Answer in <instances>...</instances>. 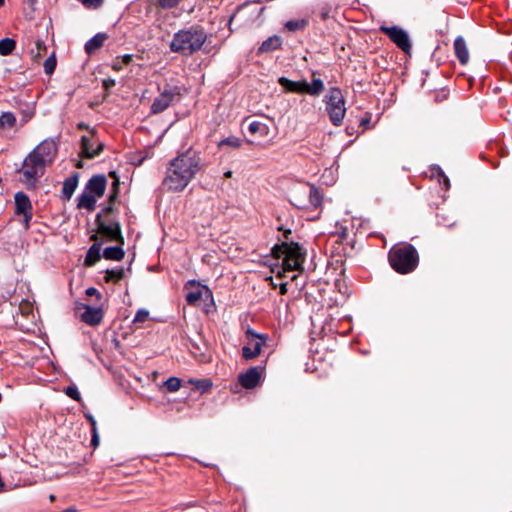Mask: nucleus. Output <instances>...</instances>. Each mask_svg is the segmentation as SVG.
Masks as SVG:
<instances>
[{"mask_svg": "<svg viewBox=\"0 0 512 512\" xmlns=\"http://www.w3.org/2000/svg\"><path fill=\"white\" fill-rule=\"evenodd\" d=\"M281 46V38L278 36H272L266 39L260 46V52L276 50Z\"/></svg>", "mask_w": 512, "mask_h": 512, "instance_id": "obj_29", "label": "nucleus"}, {"mask_svg": "<svg viewBox=\"0 0 512 512\" xmlns=\"http://www.w3.org/2000/svg\"><path fill=\"white\" fill-rule=\"evenodd\" d=\"M14 203V214L23 217L22 225L25 230H28L33 217V206L29 196L23 191H18L14 195Z\"/></svg>", "mask_w": 512, "mask_h": 512, "instance_id": "obj_9", "label": "nucleus"}, {"mask_svg": "<svg viewBox=\"0 0 512 512\" xmlns=\"http://www.w3.org/2000/svg\"><path fill=\"white\" fill-rule=\"evenodd\" d=\"M324 89V82L320 78H313L311 84L307 82L306 93L311 96H319Z\"/></svg>", "mask_w": 512, "mask_h": 512, "instance_id": "obj_27", "label": "nucleus"}, {"mask_svg": "<svg viewBox=\"0 0 512 512\" xmlns=\"http://www.w3.org/2000/svg\"><path fill=\"white\" fill-rule=\"evenodd\" d=\"M47 166L45 160L40 159V157L30 152L25 157L22 167L19 170L23 176L21 182L25 184L28 189L35 188L39 179L45 174Z\"/></svg>", "mask_w": 512, "mask_h": 512, "instance_id": "obj_5", "label": "nucleus"}, {"mask_svg": "<svg viewBox=\"0 0 512 512\" xmlns=\"http://www.w3.org/2000/svg\"><path fill=\"white\" fill-rule=\"evenodd\" d=\"M47 53V47L45 42L41 39L36 40L35 49L31 50L32 58L34 61H38Z\"/></svg>", "mask_w": 512, "mask_h": 512, "instance_id": "obj_31", "label": "nucleus"}, {"mask_svg": "<svg viewBox=\"0 0 512 512\" xmlns=\"http://www.w3.org/2000/svg\"><path fill=\"white\" fill-rule=\"evenodd\" d=\"M5 3V0H0V7H2Z\"/></svg>", "mask_w": 512, "mask_h": 512, "instance_id": "obj_58", "label": "nucleus"}, {"mask_svg": "<svg viewBox=\"0 0 512 512\" xmlns=\"http://www.w3.org/2000/svg\"><path fill=\"white\" fill-rule=\"evenodd\" d=\"M307 82L306 81H295V93H306Z\"/></svg>", "mask_w": 512, "mask_h": 512, "instance_id": "obj_44", "label": "nucleus"}, {"mask_svg": "<svg viewBox=\"0 0 512 512\" xmlns=\"http://www.w3.org/2000/svg\"><path fill=\"white\" fill-rule=\"evenodd\" d=\"M369 121H370L369 119H364V120L361 121V124L362 125H366V124L369 123Z\"/></svg>", "mask_w": 512, "mask_h": 512, "instance_id": "obj_55", "label": "nucleus"}, {"mask_svg": "<svg viewBox=\"0 0 512 512\" xmlns=\"http://www.w3.org/2000/svg\"><path fill=\"white\" fill-rule=\"evenodd\" d=\"M306 25L307 21L300 19L288 21L285 26L289 31H298L304 29Z\"/></svg>", "mask_w": 512, "mask_h": 512, "instance_id": "obj_39", "label": "nucleus"}, {"mask_svg": "<svg viewBox=\"0 0 512 512\" xmlns=\"http://www.w3.org/2000/svg\"><path fill=\"white\" fill-rule=\"evenodd\" d=\"M200 167L199 154L188 150L171 161L163 185L171 191H182L195 177Z\"/></svg>", "mask_w": 512, "mask_h": 512, "instance_id": "obj_1", "label": "nucleus"}, {"mask_svg": "<svg viewBox=\"0 0 512 512\" xmlns=\"http://www.w3.org/2000/svg\"><path fill=\"white\" fill-rule=\"evenodd\" d=\"M96 232L90 236L91 241H109L124 244L121 233V225L114 219H103L102 213H98L95 219Z\"/></svg>", "mask_w": 512, "mask_h": 512, "instance_id": "obj_4", "label": "nucleus"}, {"mask_svg": "<svg viewBox=\"0 0 512 512\" xmlns=\"http://www.w3.org/2000/svg\"><path fill=\"white\" fill-rule=\"evenodd\" d=\"M206 39L207 35L202 29L190 27L174 34L170 49L173 52L189 56L200 50Z\"/></svg>", "mask_w": 512, "mask_h": 512, "instance_id": "obj_2", "label": "nucleus"}, {"mask_svg": "<svg viewBox=\"0 0 512 512\" xmlns=\"http://www.w3.org/2000/svg\"><path fill=\"white\" fill-rule=\"evenodd\" d=\"M85 311L81 315V320L88 325L96 326L101 323L103 313L100 308H94L89 305H84Z\"/></svg>", "mask_w": 512, "mask_h": 512, "instance_id": "obj_17", "label": "nucleus"}, {"mask_svg": "<svg viewBox=\"0 0 512 512\" xmlns=\"http://www.w3.org/2000/svg\"><path fill=\"white\" fill-rule=\"evenodd\" d=\"M125 256V251L122 248V245L107 247L103 251V257L107 260H115L119 261L123 259Z\"/></svg>", "mask_w": 512, "mask_h": 512, "instance_id": "obj_24", "label": "nucleus"}, {"mask_svg": "<svg viewBox=\"0 0 512 512\" xmlns=\"http://www.w3.org/2000/svg\"><path fill=\"white\" fill-rule=\"evenodd\" d=\"M149 320V311L142 308V309H139L135 316H134V319L132 321V324L136 327V328H140L143 326L144 323H146L147 321Z\"/></svg>", "mask_w": 512, "mask_h": 512, "instance_id": "obj_33", "label": "nucleus"}, {"mask_svg": "<svg viewBox=\"0 0 512 512\" xmlns=\"http://www.w3.org/2000/svg\"><path fill=\"white\" fill-rule=\"evenodd\" d=\"M110 176L114 178L112 183L111 191L108 197L109 205L106 206L100 213L103 215V219H112L110 214L113 212L112 203H114L119 194V180L115 172H110Z\"/></svg>", "mask_w": 512, "mask_h": 512, "instance_id": "obj_16", "label": "nucleus"}, {"mask_svg": "<svg viewBox=\"0 0 512 512\" xmlns=\"http://www.w3.org/2000/svg\"><path fill=\"white\" fill-rule=\"evenodd\" d=\"M50 501H54L55 500V496L54 495H50Z\"/></svg>", "mask_w": 512, "mask_h": 512, "instance_id": "obj_57", "label": "nucleus"}, {"mask_svg": "<svg viewBox=\"0 0 512 512\" xmlns=\"http://www.w3.org/2000/svg\"><path fill=\"white\" fill-rule=\"evenodd\" d=\"M84 259V266L92 267L101 259L102 241H93Z\"/></svg>", "mask_w": 512, "mask_h": 512, "instance_id": "obj_18", "label": "nucleus"}, {"mask_svg": "<svg viewBox=\"0 0 512 512\" xmlns=\"http://www.w3.org/2000/svg\"><path fill=\"white\" fill-rule=\"evenodd\" d=\"M77 127H78V129H80V130L88 129V125H87V124H85V123H83V122L79 123Z\"/></svg>", "mask_w": 512, "mask_h": 512, "instance_id": "obj_52", "label": "nucleus"}, {"mask_svg": "<svg viewBox=\"0 0 512 512\" xmlns=\"http://www.w3.org/2000/svg\"><path fill=\"white\" fill-rule=\"evenodd\" d=\"M106 39L107 35L105 33H97L95 36H93L90 40L86 42L84 47L85 52L89 55L93 54L103 46Z\"/></svg>", "mask_w": 512, "mask_h": 512, "instance_id": "obj_21", "label": "nucleus"}, {"mask_svg": "<svg viewBox=\"0 0 512 512\" xmlns=\"http://www.w3.org/2000/svg\"><path fill=\"white\" fill-rule=\"evenodd\" d=\"M225 177H231L232 176V171H227L225 172Z\"/></svg>", "mask_w": 512, "mask_h": 512, "instance_id": "obj_56", "label": "nucleus"}, {"mask_svg": "<svg viewBox=\"0 0 512 512\" xmlns=\"http://www.w3.org/2000/svg\"><path fill=\"white\" fill-rule=\"evenodd\" d=\"M279 84L289 92H293L295 88V81H292L286 77L279 78Z\"/></svg>", "mask_w": 512, "mask_h": 512, "instance_id": "obj_41", "label": "nucleus"}, {"mask_svg": "<svg viewBox=\"0 0 512 512\" xmlns=\"http://www.w3.org/2000/svg\"><path fill=\"white\" fill-rule=\"evenodd\" d=\"M325 103L330 121L333 125L340 126L346 113L345 100L340 89L331 88L325 96Z\"/></svg>", "mask_w": 512, "mask_h": 512, "instance_id": "obj_7", "label": "nucleus"}, {"mask_svg": "<svg viewBox=\"0 0 512 512\" xmlns=\"http://www.w3.org/2000/svg\"><path fill=\"white\" fill-rule=\"evenodd\" d=\"M303 196L309 197V203L313 207H318L321 205L322 202V195L320 194L319 190L315 188L314 186H309L306 188H303Z\"/></svg>", "mask_w": 512, "mask_h": 512, "instance_id": "obj_23", "label": "nucleus"}, {"mask_svg": "<svg viewBox=\"0 0 512 512\" xmlns=\"http://www.w3.org/2000/svg\"><path fill=\"white\" fill-rule=\"evenodd\" d=\"M64 392L71 399H73L77 402H82V397L80 395V392L78 391V388L75 385H70V386L66 387Z\"/></svg>", "mask_w": 512, "mask_h": 512, "instance_id": "obj_40", "label": "nucleus"}, {"mask_svg": "<svg viewBox=\"0 0 512 512\" xmlns=\"http://www.w3.org/2000/svg\"><path fill=\"white\" fill-rule=\"evenodd\" d=\"M16 124V117L12 112H4L0 116V127L4 129H11Z\"/></svg>", "mask_w": 512, "mask_h": 512, "instance_id": "obj_32", "label": "nucleus"}, {"mask_svg": "<svg viewBox=\"0 0 512 512\" xmlns=\"http://www.w3.org/2000/svg\"><path fill=\"white\" fill-rule=\"evenodd\" d=\"M229 146L231 148H238L241 146V139L235 136H230L219 142V147Z\"/></svg>", "mask_w": 512, "mask_h": 512, "instance_id": "obj_38", "label": "nucleus"}, {"mask_svg": "<svg viewBox=\"0 0 512 512\" xmlns=\"http://www.w3.org/2000/svg\"><path fill=\"white\" fill-rule=\"evenodd\" d=\"M252 335L254 338L250 341L249 345L244 346L242 349L243 357L246 359H253L257 357L260 354L261 348L265 342V339H263L262 336L256 335L254 333H252Z\"/></svg>", "mask_w": 512, "mask_h": 512, "instance_id": "obj_14", "label": "nucleus"}, {"mask_svg": "<svg viewBox=\"0 0 512 512\" xmlns=\"http://www.w3.org/2000/svg\"><path fill=\"white\" fill-rule=\"evenodd\" d=\"M31 153L45 160L47 165H51L58 153V145L54 139H45L38 144Z\"/></svg>", "mask_w": 512, "mask_h": 512, "instance_id": "obj_12", "label": "nucleus"}, {"mask_svg": "<svg viewBox=\"0 0 512 512\" xmlns=\"http://www.w3.org/2000/svg\"><path fill=\"white\" fill-rule=\"evenodd\" d=\"M56 64H57V61H56V57L54 55V53L49 56L45 61H44V71L47 75H51L53 74V72L55 71V68H56Z\"/></svg>", "mask_w": 512, "mask_h": 512, "instance_id": "obj_37", "label": "nucleus"}, {"mask_svg": "<svg viewBox=\"0 0 512 512\" xmlns=\"http://www.w3.org/2000/svg\"><path fill=\"white\" fill-rule=\"evenodd\" d=\"M163 385L168 392H176L181 387V379L177 377H170L164 382Z\"/></svg>", "mask_w": 512, "mask_h": 512, "instance_id": "obj_35", "label": "nucleus"}, {"mask_svg": "<svg viewBox=\"0 0 512 512\" xmlns=\"http://www.w3.org/2000/svg\"><path fill=\"white\" fill-rule=\"evenodd\" d=\"M2 401V394L0 393V402Z\"/></svg>", "mask_w": 512, "mask_h": 512, "instance_id": "obj_59", "label": "nucleus"}, {"mask_svg": "<svg viewBox=\"0 0 512 512\" xmlns=\"http://www.w3.org/2000/svg\"><path fill=\"white\" fill-rule=\"evenodd\" d=\"M273 253L277 258L283 257V270L294 271L302 269L304 255L298 243H282L273 249Z\"/></svg>", "mask_w": 512, "mask_h": 512, "instance_id": "obj_6", "label": "nucleus"}, {"mask_svg": "<svg viewBox=\"0 0 512 512\" xmlns=\"http://www.w3.org/2000/svg\"><path fill=\"white\" fill-rule=\"evenodd\" d=\"M181 0H158V5L163 9H170L176 7Z\"/></svg>", "mask_w": 512, "mask_h": 512, "instance_id": "obj_43", "label": "nucleus"}, {"mask_svg": "<svg viewBox=\"0 0 512 512\" xmlns=\"http://www.w3.org/2000/svg\"><path fill=\"white\" fill-rule=\"evenodd\" d=\"M78 208H85L88 211H93L96 207V198L88 193H82L78 197Z\"/></svg>", "mask_w": 512, "mask_h": 512, "instance_id": "obj_25", "label": "nucleus"}, {"mask_svg": "<svg viewBox=\"0 0 512 512\" xmlns=\"http://www.w3.org/2000/svg\"><path fill=\"white\" fill-rule=\"evenodd\" d=\"M77 168H82L83 167V163L81 160H79L76 165H75Z\"/></svg>", "mask_w": 512, "mask_h": 512, "instance_id": "obj_54", "label": "nucleus"}, {"mask_svg": "<svg viewBox=\"0 0 512 512\" xmlns=\"http://www.w3.org/2000/svg\"><path fill=\"white\" fill-rule=\"evenodd\" d=\"M202 297V290L196 287L195 290L188 291L186 294V302L189 305H195Z\"/></svg>", "mask_w": 512, "mask_h": 512, "instance_id": "obj_36", "label": "nucleus"}, {"mask_svg": "<svg viewBox=\"0 0 512 512\" xmlns=\"http://www.w3.org/2000/svg\"><path fill=\"white\" fill-rule=\"evenodd\" d=\"M197 282L195 280H190L185 284V289L188 290L190 287L197 286Z\"/></svg>", "mask_w": 512, "mask_h": 512, "instance_id": "obj_50", "label": "nucleus"}, {"mask_svg": "<svg viewBox=\"0 0 512 512\" xmlns=\"http://www.w3.org/2000/svg\"><path fill=\"white\" fill-rule=\"evenodd\" d=\"M124 277L125 269L123 267H120L106 270L104 279L106 282L118 283Z\"/></svg>", "mask_w": 512, "mask_h": 512, "instance_id": "obj_26", "label": "nucleus"}, {"mask_svg": "<svg viewBox=\"0 0 512 512\" xmlns=\"http://www.w3.org/2000/svg\"><path fill=\"white\" fill-rule=\"evenodd\" d=\"M280 293L282 295L286 294L287 293V284L286 283H282L280 284Z\"/></svg>", "mask_w": 512, "mask_h": 512, "instance_id": "obj_51", "label": "nucleus"}, {"mask_svg": "<svg viewBox=\"0 0 512 512\" xmlns=\"http://www.w3.org/2000/svg\"><path fill=\"white\" fill-rule=\"evenodd\" d=\"M260 377L261 370L258 367H252L239 375V383L246 389H252L258 385Z\"/></svg>", "mask_w": 512, "mask_h": 512, "instance_id": "obj_13", "label": "nucleus"}, {"mask_svg": "<svg viewBox=\"0 0 512 512\" xmlns=\"http://www.w3.org/2000/svg\"><path fill=\"white\" fill-rule=\"evenodd\" d=\"M91 433H92V438H91V445L96 448L98 445H99V435H98V430L95 429V430H91Z\"/></svg>", "mask_w": 512, "mask_h": 512, "instance_id": "obj_46", "label": "nucleus"}, {"mask_svg": "<svg viewBox=\"0 0 512 512\" xmlns=\"http://www.w3.org/2000/svg\"><path fill=\"white\" fill-rule=\"evenodd\" d=\"M122 65H128V54H124L121 56V62L119 61V58H117L114 61L112 68L115 71H120L122 69Z\"/></svg>", "mask_w": 512, "mask_h": 512, "instance_id": "obj_42", "label": "nucleus"}, {"mask_svg": "<svg viewBox=\"0 0 512 512\" xmlns=\"http://www.w3.org/2000/svg\"><path fill=\"white\" fill-rule=\"evenodd\" d=\"M86 295L87 296H96L97 299L99 300L101 298V294L98 292V290L94 287H89L87 290H86Z\"/></svg>", "mask_w": 512, "mask_h": 512, "instance_id": "obj_47", "label": "nucleus"}, {"mask_svg": "<svg viewBox=\"0 0 512 512\" xmlns=\"http://www.w3.org/2000/svg\"><path fill=\"white\" fill-rule=\"evenodd\" d=\"M454 51L457 59L462 65H465L469 61V51L466 42L462 36H458L454 40Z\"/></svg>", "mask_w": 512, "mask_h": 512, "instance_id": "obj_19", "label": "nucleus"}, {"mask_svg": "<svg viewBox=\"0 0 512 512\" xmlns=\"http://www.w3.org/2000/svg\"><path fill=\"white\" fill-rule=\"evenodd\" d=\"M248 130L251 135L258 138H266L270 132L269 126L261 121H252L248 126Z\"/></svg>", "mask_w": 512, "mask_h": 512, "instance_id": "obj_22", "label": "nucleus"}, {"mask_svg": "<svg viewBox=\"0 0 512 512\" xmlns=\"http://www.w3.org/2000/svg\"><path fill=\"white\" fill-rule=\"evenodd\" d=\"M389 262L398 273H409L416 268L418 263L416 249L409 244L395 246L389 252Z\"/></svg>", "mask_w": 512, "mask_h": 512, "instance_id": "obj_3", "label": "nucleus"}, {"mask_svg": "<svg viewBox=\"0 0 512 512\" xmlns=\"http://www.w3.org/2000/svg\"><path fill=\"white\" fill-rule=\"evenodd\" d=\"M106 183L107 180L104 175H94L88 180L86 188L96 197H102L106 189Z\"/></svg>", "mask_w": 512, "mask_h": 512, "instance_id": "obj_15", "label": "nucleus"}, {"mask_svg": "<svg viewBox=\"0 0 512 512\" xmlns=\"http://www.w3.org/2000/svg\"><path fill=\"white\" fill-rule=\"evenodd\" d=\"M16 48L15 40L11 38H4L0 40V55L8 56L10 55L14 49Z\"/></svg>", "mask_w": 512, "mask_h": 512, "instance_id": "obj_30", "label": "nucleus"}, {"mask_svg": "<svg viewBox=\"0 0 512 512\" xmlns=\"http://www.w3.org/2000/svg\"><path fill=\"white\" fill-rule=\"evenodd\" d=\"M442 177H443L444 184H445L446 188L448 189L449 188V179H448V177H446L443 174H442Z\"/></svg>", "mask_w": 512, "mask_h": 512, "instance_id": "obj_53", "label": "nucleus"}, {"mask_svg": "<svg viewBox=\"0 0 512 512\" xmlns=\"http://www.w3.org/2000/svg\"><path fill=\"white\" fill-rule=\"evenodd\" d=\"M84 417L88 420L91 425V430L97 429V423L94 416L90 412H85Z\"/></svg>", "mask_w": 512, "mask_h": 512, "instance_id": "obj_45", "label": "nucleus"}, {"mask_svg": "<svg viewBox=\"0 0 512 512\" xmlns=\"http://www.w3.org/2000/svg\"><path fill=\"white\" fill-rule=\"evenodd\" d=\"M380 30L385 33L392 42H394L402 51L409 53L411 50V41L408 33L398 26H381Z\"/></svg>", "mask_w": 512, "mask_h": 512, "instance_id": "obj_11", "label": "nucleus"}, {"mask_svg": "<svg viewBox=\"0 0 512 512\" xmlns=\"http://www.w3.org/2000/svg\"><path fill=\"white\" fill-rule=\"evenodd\" d=\"M302 193H303V189L293 192L291 195L290 201L294 206L304 209V208H307V204H306L305 200L303 199L304 196Z\"/></svg>", "mask_w": 512, "mask_h": 512, "instance_id": "obj_34", "label": "nucleus"}, {"mask_svg": "<svg viewBox=\"0 0 512 512\" xmlns=\"http://www.w3.org/2000/svg\"><path fill=\"white\" fill-rule=\"evenodd\" d=\"M113 86H115V80H113V79H105V80H103V88L105 90H109Z\"/></svg>", "mask_w": 512, "mask_h": 512, "instance_id": "obj_48", "label": "nucleus"}, {"mask_svg": "<svg viewBox=\"0 0 512 512\" xmlns=\"http://www.w3.org/2000/svg\"><path fill=\"white\" fill-rule=\"evenodd\" d=\"M146 158V156H142L141 158H133L131 159L130 158V164H133L135 166H139L143 163L144 159Z\"/></svg>", "mask_w": 512, "mask_h": 512, "instance_id": "obj_49", "label": "nucleus"}, {"mask_svg": "<svg viewBox=\"0 0 512 512\" xmlns=\"http://www.w3.org/2000/svg\"><path fill=\"white\" fill-rule=\"evenodd\" d=\"M128 332L124 329H120L115 332V336L112 340L115 348L119 351L120 354H124L125 351V340L127 338Z\"/></svg>", "mask_w": 512, "mask_h": 512, "instance_id": "obj_28", "label": "nucleus"}, {"mask_svg": "<svg viewBox=\"0 0 512 512\" xmlns=\"http://www.w3.org/2000/svg\"><path fill=\"white\" fill-rule=\"evenodd\" d=\"M81 148L79 156L81 158L93 159L98 156L104 149L103 143L99 142L95 137V131L91 130V135H83L81 137Z\"/></svg>", "mask_w": 512, "mask_h": 512, "instance_id": "obj_10", "label": "nucleus"}, {"mask_svg": "<svg viewBox=\"0 0 512 512\" xmlns=\"http://www.w3.org/2000/svg\"><path fill=\"white\" fill-rule=\"evenodd\" d=\"M181 87L174 83H167L160 89V94L154 99L151 105L153 113H161L170 105L180 99Z\"/></svg>", "mask_w": 512, "mask_h": 512, "instance_id": "obj_8", "label": "nucleus"}, {"mask_svg": "<svg viewBox=\"0 0 512 512\" xmlns=\"http://www.w3.org/2000/svg\"><path fill=\"white\" fill-rule=\"evenodd\" d=\"M79 181V174L74 172L70 177L66 178L62 186V198L70 200L74 191L77 188Z\"/></svg>", "mask_w": 512, "mask_h": 512, "instance_id": "obj_20", "label": "nucleus"}]
</instances>
